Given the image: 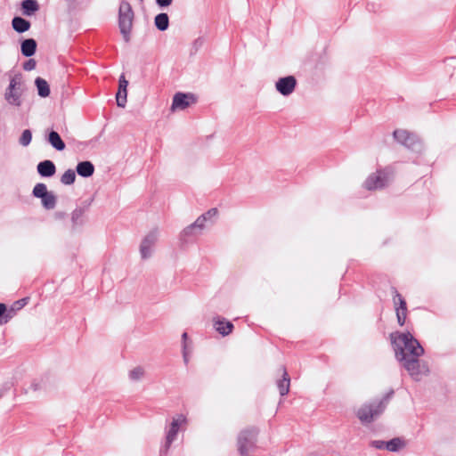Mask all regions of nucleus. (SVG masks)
Listing matches in <instances>:
<instances>
[{"label": "nucleus", "instance_id": "obj_30", "mask_svg": "<svg viewBox=\"0 0 456 456\" xmlns=\"http://www.w3.org/2000/svg\"><path fill=\"white\" fill-rule=\"evenodd\" d=\"M144 369L137 366L129 371V378L132 380H140L144 376Z\"/></svg>", "mask_w": 456, "mask_h": 456}, {"label": "nucleus", "instance_id": "obj_28", "mask_svg": "<svg viewBox=\"0 0 456 456\" xmlns=\"http://www.w3.org/2000/svg\"><path fill=\"white\" fill-rule=\"evenodd\" d=\"M393 301L395 309L407 308L405 300L396 289H394Z\"/></svg>", "mask_w": 456, "mask_h": 456}, {"label": "nucleus", "instance_id": "obj_40", "mask_svg": "<svg viewBox=\"0 0 456 456\" xmlns=\"http://www.w3.org/2000/svg\"><path fill=\"white\" fill-rule=\"evenodd\" d=\"M57 216H58V217H60V218L64 217V214H63V213H58V214H57Z\"/></svg>", "mask_w": 456, "mask_h": 456}, {"label": "nucleus", "instance_id": "obj_36", "mask_svg": "<svg viewBox=\"0 0 456 456\" xmlns=\"http://www.w3.org/2000/svg\"><path fill=\"white\" fill-rule=\"evenodd\" d=\"M122 38L126 43H128L131 38L132 30H120Z\"/></svg>", "mask_w": 456, "mask_h": 456}, {"label": "nucleus", "instance_id": "obj_4", "mask_svg": "<svg viewBox=\"0 0 456 456\" xmlns=\"http://www.w3.org/2000/svg\"><path fill=\"white\" fill-rule=\"evenodd\" d=\"M391 177L392 173L388 169L379 170L367 177L363 186L369 191L383 189L389 183Z\"/></svg>", "mask_w": 456, "mask_h": 456}, {"label": "nucleus", "instance_id": "obj_32", "mask_svg": "<svg viewBox=\"0 0 456 456\" xmlns=\"http://www.w3.org/2000/svg\"><path fill=\"white\" fill-rule=\"evenodd\" d=\"M395 313H396V318H397L398 324L400 326L404 325L405 320H406V315H407V308L395 309Z\"/></svg>", "mask_w": 456, "mask_h": 456}, {"label": "nucleus", "instance_id": "obj_1", "mask_svg": "<svg viewBox=\"0 0 456 456\" xmlns=\"http://www.w3.org/2000/svg\"><path fill=\"white\" fill-rule=\"evenodd\" d=\"M395 344L397 360L415 380L428 374V364L419 359L424 354V349L410 332L399 334Z\"/></svg>", "mask_w": 456, "mask_h": 456}, {"label": "nucleus", "instance_id": "obj_5", "mask_svg": "<svg viewBox=\"0 0 456 456\" xmlns=\"http://www.w3.org/2000/svg\"><path fill=\"white\" fill-rule=\"evenodd\" d=\"M394 138L402 145L413 151H421L422 143L419 138L412 133L404 129H397L393 133Z\"/></svg>", "mask_w": 456, "mask_h": 456}, {"label": "nucleus", "instance_id": "obj_41", "mask_svg": "<svg viewBox=\"0 0 456 456\" xmlns=\"http://www.w3.org/2000/svg\"><path fill=\"white\" fill-rule=\"evenodd\" d=\"M183 359H184V362H188V358H187V355L186 354L184 353L183 354Z\"/></svg>", "mask_w": 456, "mask_h": 456}, {"label": "nucleus", "instance_id": "obj_10", "mask_svg": "<svg viewBox=\"0 0 456 456\" xmlns=\"http://www.w3.org/2000/svg\"><path fill=\"white\" fill-rule=\"evenodd\" d=\"M204 218L200 216L193 224L185 227L180 234L181 240L186 241L189 238L200 234L207 224Z\"/></svg>", "mask_w": 456, "mask_h": 456}, {"label": "nucleus", "instance_id": "obj_23", "mask_svg": "<svg viewBox=\"0 0 456 456\" xmlns=\"http://www.w3.org/2000/svg\"><path fill=\"white\" fill-rule=\"evenodd\" d=\"M42 205L46 209H53L56 206V196L53 191H48L41 198Z\"/></svg>", "mask_w": 456, "mask_h": 456}, {"label": "nucleus", "instance_id": "obj_37", "mask_svg": "<svg viewBox=\"0 0 456 456\" xmlns=\"http://www.w3.org/2000/svg\"><path fill=\"white\" fill-rule=\"evenodd\" d=\"M172 1L173 0H156V4L159 7L164 8L169 6L172 4Z\"/></svg>", "mask_w": 456, "mask_h": 456}, {"label": "nucleus", "instance_id": "obj_26", "mask_svg": "<svg viewBox=\"0 0 456 456\" xmlns=\"http://www.w3.org/2000/svg\"><path fill=\"white\" fill-rule=\"evenodd\" d=\"M12 26L13 29H27L30 28V22L21 17H14L12 20Z\"/></svg>", "mask_w": 456, "mask_h": 456}, {"label": "nucleus", "instance_id": "obj_12", "mask_svg": "<svg viewBox=\"0 0 456 456\" xmlns=\"http://www.w3.org/2000/svg\"><path fill=\"white\" fill-rule=\"evenodd\" d=\"M297 86V79L294 76H287L279 78L275 83L276 90L283 96L290 95Z\"/></svg>", "mask_w": 456, "mask_h": 456}, {"label": "nucleus", "instance_id": "obj_24", "mask_svg": "<svg viewBox=\"0 0 456 456\" xmlns=\"http://www.w3.org/2000/svg\"><path fill=\"white\" fill-rule=\"evenodd\" d=\"M405 446L403 439L395 437L386 443V449L389 452H398Z\"/></svg>", "mask_w": 456, "mask_h": 456}, {"label": "nucleus", "instance_id": "obj_13", "mask_svg": "<svg viewBox=\"0 0 456 456\" xmlns=\"http://www.w3.org/2000/svg\"><path fill=\"white\" fill-rule=\"evenodd\" d=\"M127 86L128 81L124 75H121L118 81V90L116 94L117 105L120 108H124L126 103Z\"/></svg>", "mask_w": 456, "mask_h": 456}, {"label": "nucleus", "instance_id": "obj_19", "mask_svg": "<svg viewBox=\"0 0 456 456\" xmlns=\"http://www.w3.org/2000/svg\"><path fill=\"white\" fill-rule=\"evenodd\" d=\"M77 172L82 177H90L94 172V167L90 161H82L77 164Z\"/></svg>", "mask_w": 456, "mask_h": 456}, {"label": "nucleus", "instance_id": "obj_35", "mask_svg": "<svg viewBox=\"0 0 456 456\" xmlns=\"http://www.w3.org/2000/svg\"><path fill=\"white\" fill-rule=\"evenodd\" d=\"M386 443L387 442L381 440H374L370 443V444L376 449H384L386 448Z\"/></svg>", "mask_w": 456, "mask_h": 456}, {"label": "nucleus", "instance_id": "obj_2", "mask_svg": "<svg viewBox=\"0 0 456 456\" xmlns=\"http://www.w3.org/2000/svg\"><path fill=\"white\" fill-rule=\"evenodd\" d=\"M9 76V85L4 92V100L8 104L20 107L21 96L24 92V82L21 73L14 72Z\"/></svg>", "mask_w": 456, "mask_h": 456}, {"label": "nucleus", "instance_id": "obj_29", "mask_svg": "<svg viewBox=\"0 0 456 456\" xmlns=\"http://www.w3.org/2000/svg\"><path fill=\"white\" fill-rule=\"evenodd\" d=\"M48 192L47 187L45 183H37L33 189V196L41 199L45 194Z\"/></svg>", "mask_w": 456, "mask_h": 456}, {"label": "nucleus", "instance_id": "obj_16", "mask_svg": "<svg viewBox=\"0 0 456 456\" xmlns=\"http://www.w3.org/2000/svg\"><path fill=\"white\" fill-rule=\"evenodd\" d=\"M55 165L51 160H44L37 165V172L41 176H53L55 174Z\"/></svg>", "mask_w": 456, "mask_h": 456}, {"label": "nucleus", "instance_id": "obj_21", "mask_svg": "<svg viewBox=\"0 0 456 456\" xmlns=\"http://www.w3.org/2000/svg\"><path fill=\"white\" fill-rule=\"evenodd\" d=\"M36 48L37 43L32 38L26 39L21 44V53L26 57L32 56L36 52Z\"/></svg>", "mask_w": 456, "mask_h": 456}, {"label": "nucleus", "instance_id": "obj_22", "mask_svg": "<svg viewBox=\"0 0 456 456\" xmlns=\"http://www.w3.org/2000/svg\"><path fill=\"white\" fill-rule=\"evenodd\" d=\"M37 88L38 95L41 97H47L50 94V87L47 81L42 77H37L35 80Z\"/></svg>", "mask_w": 456, "mask_h": 456}, {"label": "nucleus", "instance_id": "obj_39", "mask_svg": "<svg viewBox=\"0 0 456 456\" xmlns=\"http://www.w3.org/2000/svg\"><path fill=\"white\" fill-rule=\"evenodd\" d=\"M182 338L185 341V340L187 339V333H185V332H184V333L182 335Z\"/></svg>", "mask_w": 456, "mask_h": 456}, {"label": "nucleus", "instance_id": "obj_33", "mask_svg": "<svg viewBox=\"0 0 456 456\" xmlns=\"http://www.w3.org/2000/svg\"><path fill=\"white\" fill-rule=\"evenodd\" d=\"M217 214H218L217 209L214 208L209 209L208 211H207L200 216H204L205 217L204 220L207 223L208 221H211L214 217H216L217 216Z\"/></svg>", "mask_w": 456, "mask_h": 456}, {"label": "nucleus", "instance_id": "obj_15", "mask_svg": "<svg viewBox=\"0 0 456 456\" xmlns=\"http://www.w3.org/2000/svg\"><path fill=\"white\" fill-rule=\"evenodd\" d=\"M281 379L277 381L279 393L281 396L286 395L289 391L290 379L285 368H281Z\"/></svg>", "mask_w": 456, "mask_h": 456}, {"label": "nucleus", "instance_id": "obj_31", "mask_svg": "<svg viewBox=\"0 0 456 456\" xmlns=\"http://www.w3.org/2000/svg\"><path fill=\"white\" fill-rule=\"evenodd\" d=\"M31 140H32V133L30 130L28 129H25L20 139H19V142L20 145L26 147L28 146L30 142H31Z\"/></svg>", "mask_w": 456, "mask_h": 456}, {"label": "nucleus", "instance_id": "obj_8", "mask_svg": "<svg viewBox=\"0 0 456 456\" xmlns=\"http://www.w3.org/2000/svg\"><path fill=\"white\" fill-rule=\"evenodd\" d=\"M256 436L255 429L242 430L238 436V449L241 456H247L249 447L253 444Z\"/></svg>", "mask_w": 456, "mask_h": 456}, {"label": "nucleus", "instance_id": "obj_18", "mask_svg": "<svg viewBox=\"0 0 456 456\" xmlns=\"http://www.w3.org/2000/svg\"><path fill=\"white\" fill-rule=\"evenodd\" d=\"M39 10V4L37 0H23L21 2L22 14L30 16Z\"/></svg>", "mask_w": 456, "mask_h": 456}, {"label": "nucleus", "instance_id": "obj_7", "mask_svg": "<svg viewBox=\"0 0 456 456\" xmlns=\"http://www.w3.org/2000/svg\"><path fill=\"white\" fill-rule=\"evenodd\" d=\"M134 12L130 4L122 1L118 10V26L119 28H131L133 25Z\"/></svg>", "mask_w": 456, "mask_h": 456}, {"label": "nucleus", "instance_id": "obj_42", "mask_svg": "<svg viewBox=\"0 0 456 456\" xmlns=\"http://www.w3.org/2000/svg\"><path fill=\"white\" fill-rule=\"evenodd\" d=\"M26 301H27V299H26V298H23V299L21 300V305H25V304H26Z\"/></svg>", "mask_w": 456, "mask_h": 456}, {"label": "nucleus", "instance_id": "obj_11", "mask_svg": "<svg viewBox=\"0 0 456 456\" xmlns=\"http://www.w3.org/2000/svg\"><path fill=\"white\" fill-rule=\"evenodd\" d=\"M187 422L186 417L183 414H178L173 418L170 428L167 434L166 447L168 448L170 444L175 440L176 435L181 427L184 426Z\"/></svg>", "mask_w": 456, "mask_h": 456}, {"label": "nucleus", "instance_id": "obj_17", "mask_svg": "<svg viewBox=\"0 0 456 456\" xmlns=\"http://www.w3.org/2000/svg\"><path fill=\"white\" fill-rule=\"evenodd\" d=\"M72 229L82 226L85 224V209L82 208H75L71 213Z\"/></svg>", "mask_w": 456, "mask_h": 456}, {"label": "nucleus", "instance_id": "obj_38", "mask_svg": "<svg viewBox=\"0 0 456 456\" xmlns=\"http://www.w3.org/2000/svg\"><path fill=\"white\" fill-rule=\"evenodd\" d=\"M6 311V306L4 304L0 303V317L3 316L4 312Z\"/></svg>", "mask_w": 456, "mask_h": 456}, {"label": "nucleus", "instance_id": "obj_43", "mask_svg": "<svg viewBox=\"0 0 456 456\" xmlns=\"http://www.w3.org/2000/svg\"><path fill=\"white\" fill-rule=\"evenodd\" d=\"M17 31L20 33V32H24L25 30L20 29V30H17Z\"/></svg>", "mask_w": 456, "mask_h": 456}, {"label": "nucleus", "instance_id": "obj_25", "mask_svg": "<svg viewBox=\"0 0 456 456\" xmlns=\"http://www.w3.org/2000/svg\"><path fill=\"white\" fill-rule=\"evenodd\" d=\"M156 28H167L169 25L168 15L165 12L159 13L154 20Z\"/></svg>", "mask_w": 456, "mask_h": 456}, {"label": "nucleus", "instance_id": "obj_20", "mask_svg": "<svg viewBox=\"0 0 456 456\" xmlns=\"http://www.w3.org/2000/svg\"><path fill=\"white\" fill-rule=\"evenodd\" d=\"M48 142L52 145L53 148L59 151H61L65 149L64 142L61 138L60 134L55 131L49 133Z\"/></svg>", "mask_w": 456, "mask_h": 456}, {"label": "nucleus", "instance_id": "obj_6", "mask_svg": "<svg viewBox=\"0 0 456 456\" xmlns=\"http://www.w3.org/2000/svg\"><path fill=\"white\" fill-rule=\"evenodd\" d=\"M159 239V230L153 229L149 232L142 240L140 244V255L142 259H147L151 256L153 248Z\"/></svg>", "mask_w": 456, "mask_h": 456}, {"label": "nucleus", "instance_id": "obj_14", "mask_svg": "<svg viewBox=\"0 0 456 456\" xmlns=\"http://www.w3.org/2000/svg\"><path fill=\"white\" fill-rule=\"evenodd\" d=\"M214 327L217 332H219L223 336L229 335L233 329V325L231 322L225 321L221 318L214 319Z\"/></svg>", "mask_w": 456, "mask_h": 456}, {"label": "nucleus", "instance_id": "obj_3", "mask_svg": "<svg viewBox=\"0 0 456 456\" xmlns=\"http://www.w3.org/2000/svg\"><path fill=\"white\" fill-rule=\"evenodd\" d=\"M385 408V400L375 401L359 408L357 417L362 423H370L383 412Z\"/></svg>", "mask_w": 456, "mask_h": 456}, {"label": "nucleus", "instance_id": "obj_27", "mask_svg": "<svg viewBox=\"0 0 456 456\" xmlns=\"http://www.w3.org/2000/svg\"><path fill=\"white\" fill-rule=\"evenodd\" d=\"M76 179V174L75 171L72 169H68L64 172V174L61 177V183L65 185H70L74 183Z\"/></svg>", "mask_w": 456, "mask_h": 456}, {"label": "nucleus", "instance_id": "obj_9", "mask_svg": "<svg viewBox=\"0 0 456 456\" xmlns=\"http://www.w3.org/2000/svg\"><path fill=\"white\" fill-rule=\"evenodd\" d=\"M196 102L192 94L176 93L172 101L171 110H183Z\"/></svg>", "mask_w": 456, "mask_h": 456}, {"label": "nucleus", "instance_id": "obj_34", "mask_svg": "<svg viewBox=\"0 0 456 456\" xmlns=\"http://www.w3.org/2000/svg\"><path fill=\"white\" fill-rule=\"evenodd\" d=\"M36 68V61L33 59H30L23 63V69L25 70L30 71Z\"/></svg>", "mask_w": 456, "mask_h": 456}]
</instances>
